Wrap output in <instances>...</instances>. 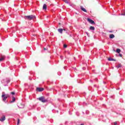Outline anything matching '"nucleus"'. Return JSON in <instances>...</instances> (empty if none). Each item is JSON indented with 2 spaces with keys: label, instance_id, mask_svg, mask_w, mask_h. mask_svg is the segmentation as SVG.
<instances>
[{
  "label": "nucleus",
  "instance_id": "obj_3",
  "mask_svg": "<svg viewBox=\"0 0 125 125\" xmlns=\"http://www.w3.org/2000/svg\"><path fill=\"white\" fill-rule=\"evenodd\" d=\"M39 100H40V101H41V102H42V103H45V102L47 101L46 100L44 99V98L43 97L39 98Z\"/></svg>",
  "mask_w": 125,
  "mask_h": 125
},
{
  "label": "nucleus",
  "instance_id": "obj_8",
  "mask_svg": "<svg viewBox=\"0 0 125 125\" xmlns=\"http://www.w3.org/2000/svg\"><path fill=\"white\" fill-rule=\"evenodd\" d=\"M4 58H5V57H4V56H2L0 58V62H1V61H3V60H4Z\"/></svg>",
  "mask_w": 125,
  "mask_h": 125
},
{
  "label": "nucleus",
  "instance_id": "obj_1",
  "mask_svg": "<svg viewBox=\"0 0 125 125\" xmlns=\"http://www.w3.org/2000/svg\"><path fill=\"white\" fill-rule=\"evenodd\" d=\"M24 18L25 19H28V20H33V19H35L36 16L34 15L26 16Z\"/></svg>",
  "mask_w": 125,
  "mask_h": 125
},
{
  "label": "nucleus",
  "instance_id": "obj_10",
  "mask_svg": "<svg viewBox=\"0 0 125 125\" xmlns=\"http://www.w3.org/2000/svg\"><path fill=\"white\" fill-rule=\"evenodd\" d=\"M110 39H114L115 38V35L114 34H111L109 35Z\"/></svg>",
  "mask_w": 125,
  "mask_h": 125
},
{
  "label": "nucleus",
  "instance_id": "obj_25",
  "mask_svg": "<svg viewBox=\"0 0 125 125\" xmlns=\"http://www.w3.org/2000/svg\"><path fill=\"white\" fill-rule=\"evenodd\" d=\"M62 30H63V31H66V30L65 29H63Z\"/></svg>",
  "mask_w": 125,
  "mask_h": 125
},
{
  "label": "nucleus",
  "instance_id": "obj_28",
  "mask_svg": "<svg viewBox=\"0 0 125 125\" xmlns=\"http://www.w3.org/2000/svg\"><path fill=\"white\" fill-rule=\"evenodd\" d=\"M60 25V23H59Z\"/></svg>",
  "mask_w": 125,
  "mask_h": 125
},
{
  "label": "nucleus",
  "instance_id": "obj_23",
  "mask_svg": "<svg viewBox=\"0 0 125 125\" xmlns=\"http://www.w3.org/2000/svg\"><path fill=\"white\" fill-rule=\"evenodd\" d=\"M20 108H24V105H22V107H20Z\"/></svg>",
  "mask_w": 125,
  "mask_h": 125
},
{
  "label": "nucleus",
  "instance_id": "obj_17",
  "mask_svg": "<svg viewBox=\"0 0 125 125\" xmlns=\"http://www.w3.org/2000/svg\"><path fill=\"white\" fill-rule=\"evenodd\" d=\"M63 1H64V2H65L66 3H69V2H68V0H62Z\"/></svg>",
  "mask_w": 125,
  "mask_h": 125
},
{
  "label": "nucleus",
  "instance_id": "obj_22",
  "mask_svg": "<svg viewBox=\"0 0 125 125\" xmlns=\"http://www.w3.org/2000/svg\"><path fill=\"white\" fill-rule=\"evenodd\" d=\"M114 125H117V122H114Z\"/></svg>",
  "mask_w": 125,
  "mask_h": 125
},
{
  "label": "nucleus",
  "instance_id": "obj_15",
  "mask_svg": "<svg viewBox=\"0 0 125 125\" xmlns=\"http://www.w3.org/2000/svg\"><path fill=\"white\" fill-rule=\"evenodd\" d=\"M15 101V98L14 97H13V100L11 102L12 103Z\"/></svg>",
  "mask_w": 125,
  "mask_h": 125
},
{
  "label": "nucleus",
  "instance_id": "obj_13",
  "mask_svg": "<svg viewBox=\"0 0 125 125\" xmlns=\"http://www.w3.org/2000/svg\"><path fill=\"white\" fill-rule=\"evenodd\" d=\"M108 60L109 61H116V60H115V59H112V58H108Z\"/></svg>",
  "mask_w": 125,
  "mask_h": 125
},
{
  "label": "nucleus",
  "instance_id": "obj_12",
  "mask_svg": "<svg viewBox=\"0 0 125 125\" xmlns=\"http://www.w3.org/2000/svg\"><path fill=\"white\" fill-rule=\"evenodd\" d=\"M95 29V28L94 27H93V26H91V27H90V30H92V31H94Z\"/></svg>",
  "mask_w": 125,
  "mask_h": 125
},
{
  "label": "nucleus",
  "instance_id": "obj_18",
  "mask_svg": "<svg viewBox=\"0 0 125 125\" xmlns=\"http://www.w3.org/2000/svg\"><path fill=\"white\" fill-rule=\"evenodd\" d=\"M20 123V120L18 119V123H17V125H19Z\"/></svg>",
  "mask_w": 125,
  "mask_h": 125
},
{
  "label": "nucleus",
  "instance_id": "obj_24",
  "mask_svg": "<svg viewBox=\"0 0 125 125\" xmlns=\"http://www.w3.org/2000/svg\"><path fill=\"white\" fill-rule=\"evenodd\" d=\"M44 50H46V48H44Z\"/></svg>",
  "mask_w": 125,
  "mask_h": 125
},
{
  "label": "nucleus",
  "instance_id": "obj_14",
  "mask_svg": "<svg viewBox=\"0 0 125 125\" xmlns=\"http://www.w3.org/2000/svg\"><path fill=\"white\" fill-rule=\"evenodd\" d=\"M116 52H117V53H120V52H121V49H117V50H116Z\"/></svg>",
  "mask_w": 125,
  "mask_h": 125
},
{
  "label": "nucleus",
  "instance_id": "obj_16",
  "mask_svg": "<svg viewBox=\"0 0 125 125\" xmlns=\"http://www.w3.org/2000/svg\"><path fill=\"white\" fill-rule=\"evenodd\" d=\"M121 67H122V65H121V64H119V65L117 66V67L118 68H121Z\"/></svg>",
  "mask_w": 125,
  "mask_h": 125
},
{
  "label": "nucleus",
  "instance_id": "obj_11",
  "mask_svg": "<svg viewBox=\"0 0 125 125\" xmlns=\"http://www.w3.org/2000/svg\"><path fill=\"white\" fill-rule=\"evenodd\" d=\"M81 8L83 11H84V12H86V10L84 8L81 7Z\"/></svg>",
  "mask_w": 125,
  "mask_h": 125
},
{
  "label": "nucleus",
  "instance_id": "obj_6",
  "mask_svg": "<svg viewBox=\"0 0 125 125\" xmlns=\"http://www.w3.org/2000/svg\"><path fill=\"white\" fill-rule=\"evenodd\" d=\"M37 91H39V92L42 91H43V88H37Z\"/></svg>",
  "mask_w": 125,
  "mask_h": 125
},
{
  "label": "nucleus",
  "instance_id": "obj_20",
  "mask_svg": "<svg viewBox=\"0 0 125 125\" xmlns=\"http://www.w3.org/2000/svg\"><path fill=\"white\" fill-rule=\"evenodd\" d=\"M119 56H120V57H123V55L122 54H119Z\"/></svg>",
  "mask_w": 125,
  "mask_h": 125
},
{
  "label": "nucleus",
  "instance_id": "obj_19",
  "mask_svg": "<svg viewBox=\"0 0 125 125\" xmlns=\"http://www.w3.org/2000/svg\"><path fill=\"white\" fill-rule=\"evenodd\" d=\"M63 47H64V48H66V47H67V45L66 44L63 45Z\"/></svg>",
  "mask_w": 125,
  "mask_h": 125
},
{
  "label": "nucleus",
  "instance_id": "obj_27",
  "mask_svg": "<svg viewBox=\"0 0 125 125\" xmlns=\"http://www.w3.org/2000/svg\"><path fill=\"white\" fill-rule=\"evenodd\" d=\"M83 125V124H81V125Z\"/></svg>",
  "mask_w": 125,
  "mask_h": 125
},
{
  "label": "nucleus",
  "instance_id": "obj_21",
  "mask_svg": "<svg viewBox=\"0 0 125 125\" xmlns=\"http://www.w3.org/2000/svg\"><path fill=\"white\" fill-rule=\"evenodd\" d=\"M11 94L14 95V94H15V93L14 92H11Z\"/></svg>",
  "mask_w": 125,
  "mask_h": 125
},
{
  "label": "nucleus",
  "instance_id": "obj_26",
  "mask_svg": "<svg viewBox=\"0 0 125 125\" xmlns=\"http://www.w3.org/2000/svg\"><path fill=\"white\" fill-rule=\"evenodd\" d=\"M86 34H87V35H88V33L87 32H86Z\"/></svg>",
  "mask_w": 125,
  "mask_h": 125
},
{
  "label": "nucleus",
  "instance_id": "obj_4",
  "mask_svg": "<svg viewBox=\"0 0 125 125\" xmlns=\"http://www.w3.org/2000/svg\"><path fill=\"white\" fill-rule=\"evenodd\" d=\"M5 121V116L3 115L0 118V122H4Z\"/></svg>",
  "mask_w": 125,
  "mask_h": 125
},
{
  "label": "nucleus",
  "instance_id": "obj_9",
  "mask_svg": "<svg viewBox=\"0 0 125 125\" xmlns=\"http://www.w3.org/2000/svg\"><path fill=\"white\" fill-rule=\"evenodd\" d=\"M58 32L59 33H60L61 34H62V33L63 32V29L62 28H60L58 29Z\"/></svg>",
  "mask_w": 125,
  "mask_h": 125
},
{
  "label": "nucleus",
  "instance_id": "obj_2",
  "mask_svg": "<svg viewBox=\"0 0 125 125\" xmlns=\"http://www.w3.org/2000/svg\"><path fill=\"white\" fill-rule=\"evenodd\" d=\"M8 95H6L5 94V93H4V92H3L2 93V98H3V101H5V100H6V99H7V97H8Z\"/></svg>",
  "mask_w": 125,
  "mask_h": 125
},
{
  "label": "nucleus",
  "instance_id": "obj_7",
  "mask_svg": "<svg viewBox=\"0 0 125 125\" xmlns=\"http://www.w3.org/2000/svg\"><path fill=\"white\" fill-rule=\"evenodd\" d=\"M47 8V6H46V4H44L43 5V9L44 10H46Z\"/></svg>",
  "mask_w": 125,
  "mask_h": 125
},
{
  "label": "nucleus",
  "instance_id": "obj_5",
  "mask_svg": "<svg viewBox=\"0 0 125 125\" xmlns=\"http://www.w3.org/2000/svg\"><path fill=\"white\" fill-rule=\"evenodd\" d=\"M87 21H88L90 23V24H94L95 23L94 21H93L91 19H87Z\"/></svg>",
  "mask_w": 125,
  "mask_h": 125
}]
</instances>
